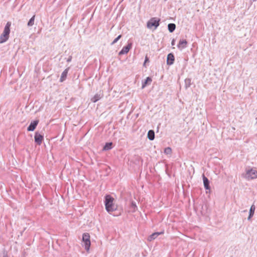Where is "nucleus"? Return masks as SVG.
I'll return each mask as SVG.
<instances>
[{
  "label": "nucleus",
  "instance_id": "nucleus-6",
  "mask_svg": "<svg viewBox=\"0 0 257 257\" xmlns=\"http://www.w3.org/2000/svg\"><path fill=\"white\" fill-rule=\"evenodd\" d=\"M35 141L39 145L42 144L43 140V137L38 133H36L35 135Z\"/></svg>",
  "mask_w": 257,
  "mask_h": 257
},
{
  "label": "nucleus",
  "instance_id": "nucleus-25",
  "mask_svg": "<svg viewBox=\"0 0 257 257\" xmlns=\"http://www.w3.org/2000/svg\"><path fill=\"white\" fill-rule=\"evenodd\" d=\"M174 40H173V41L172 42V44L173 45H174Z\"/></svg>",
  "mask_w": 257,
  "mask_h": 257
},
{
  "label": "nucleus",
  "instance_id": "nucleus-22",
  "mask_svg": "<svg viewBox=\"0 0 257 257\" xmlns=\"http://www.w3.org/2000/svg\"><path fill=\"white\" fill-rule=\"evenodd\" d=\"M121 37V35H119L117 38H116L112 42L111 45L114 44Z\"/></svg>",
  "mask_w": 257,
  "mask_h": 257
},
{
  "label": "nucleus",
  "instance_id": "nucleus-11",
  "mask_svg": "<svg viewBox=\"0 0 257 257\" xmlns=\"http://www.w3.org/2000/svg\"><path fill=\"white\" fill-rule=\"evenodd\" d=\"M187 44V42L185 40H181L179 42L178 47L181 49H183L186 47Z\"/></svg>",
  "mask_w": 257,
  "mask_h": 257
},
{
  "label": "nucleus",
  "instance_id": "nucleus-26",
  "mask_svg": "<svg viewBox=\"0 0 257 257\" xmlns=\"http://www.w3.org/2000/svg\"><path fill=\"white\" fill-rule=\"evenodd\" d=\"M4 257H7V256H4Z\"/></svg>",
  "mask_w": 257,
  "mask_h": 257
},
{
  "label": "nucleus",
  "instance_id": "nucleus-12",
  "mask_svg": "<svg viewBox=\"0 0 257 257\" xmlns=\"http://www.w3.org/2000/svg\"><path fill=\"white\" fill-rule=\"evenodd\" d=\"M69 68H66L62 73L60 81L63 82L67 77Z\"/></svg>",
  "mask_w": 257,
  "mask_h": 257
},
{
  "label": "nucleus",
  "instance_id": "nucleus-20",
  "mask_svg": "<svg viewBox=\"0 0 257 257\" xmlns=\"http://www.w3.org/2000/svg\"><path fill=\"white\" fill-rule=\"evenodd\" d=\"M112 143H107L105 144L104 147H103V150H108L111 148Z\"/></svg>",
  "mask_w": 257,
  "mask_h": 257
},
{
  "label": "nucleus",
  "instance_id": "nucleus-18",
  "mask_svg": "<svg viewBox=\"0 0 257 257\" xmlns=\"http://www.w3.org/2000/svg\"><path fill=\"white\" fill-rule=\"evenodd\" d=\"M168 27L169 31L170 32H173L176 28V25L174 24H169Z\"/></svg>",
  "mask_w": 257,
  "mask_h": 257
},
{
  "label": "nucleus",
  "instance_id": "nucleus-1",
  "mask_svg": "<svg viewBox=\"0 0 257 257\" xmlns=\"http://www.w3.org/2000/svg\"><path fill=\"white\" fill-rule=\"evenodd\" d=\"M105 206L107 211L112 212L116 209L113 203L114 199L110 195H106L105 198Z\"/></svg>",
  "mask_w": 257,
  "mask_h": 257
},
{
  "label": "nucleus",
  "instance_id": "nucleus-17",
  "mask_svg": "<svg viewBox=\"0 0 257 257\" xmlns=\"http://www.w3.org/2000/svg\"><path fill=\"white\" fill-rule=\"evenodd\" d=\"M255 210V206L254 205H251L250 210H249V215L248 217V219H249L253 215Z\"/></svg>",
  "mask_w": 257,
  "mask_h": 257
},
{
  "label": "nucleus",
  "instance_id": "nucleus-10",
  "mask_svg": "<svg viewBox=\"0 0 257 257\" xmlns=\"http://www.w3.org/2000/svg\"><path fill=\"white\" fill-rule=\"evenodd\" d=\"M131 47V44H128L126 46L124 47L122 50L119 52V55H122L127 53Z\"/></svg>",
  "mask_w": 257,
  "mask_h": 257
},
{
  "label": "nucleus",
  "instance_id": "nucleus-21",
  "mask_svg": "<svg viewBox=\"0 0 257 257\" xmlns=\"http://www.w3.org/2000/svg\"><path fill=\"white\" fill-rule=\"evenodd\" d=\"M164 153L166 154H171L172 153V149L170 147L166 148L164 150Z\"/></svg>",
  "mask_w": 257,
  "mask_h": 257
},
{
  "label": "nucleus",
  "instance_id": "nucleus-16",
  "mask_svg": "<svg viewBox=\"0 0 257 257\" xmlns=\"http://www.w3.org/2000/svg\"><path fill=\"white\" fill-rule=\"evenodd\" d=\"M101 98V96L100 94H95L92 98L91 101L93 102H96L98 100H99Z\"/></svg>",
  "mask_w": 257,
  "mask_h": 257
},
{
  "label": "nucleus",
  "instance_id": "nucleus-13",
  "mask_svg": "<svg viewBox=\"0 0 257 257\" xmlns=\"http://www.w3.org/2000/svg\"><path fill=\"white\" fill-rule=\"evenodd\" d=\"M203 180L204 187L206 189H209V183L208 179L204 176L203 175Z\"/></svg>",
  "mask_w": 257,
  "mask_h": 257
},
{
  "label": "nucleus",
  "instance_id": "nucleus-3",
  "mask_svg": "<svg viewBox=\"0 0 257 257\" xmlns=\"http://www.w3.org/2000/svg\"><path fill=\"white\" fill-rule=\"evenodd\" d=\"M90 235L88 233H84L82 236V241L84 243V247L87 252L89 250L91 242Z\"/></svg>",
  "mask_w": 257,
  "mask_h": 257
},
{
  "label": "nucleus",
  "instance_id": "nucleus-24",
  "mask_svg": "<svg viewBox=\"0 0 257 257\" xmlns=\"http://www.w3.org/2000/svg\"><path fill=\"white\" fill-rule=\"evenodd\" d=\"M71 60V57H70L68 60H67V61L68 62H70V61Z\"/></svg>",
  "mask_w": 257,
  "mask_h": 257
},
{
  "label": "nucleus",
  "instance_id": "nucleus-19",
  "mask_svg": "<svg viewBox=\"0 0 257 257\" xmlns=\"http://www.w3.org/2000/svg\"><path fill=\"white\" fill-rule=\"evenodd\" d=\"M35 16L34 15L28 23V26L31 27L34 25Z\"/></svg>",
  "mask_w": 257,
  "mask_h": 257
},
{
  "label": "nucleus",
  "instance_id": "nucleus-15",
  "mask_svg": "<svg viewBox=\"0 0 257 257\" xmlns=\"http://www.w3.org/2000/svg\"><path fill=\"white\" fill-rule=\"evenodd\" d=\"M148 138L150 140H153L155 138V133L153 130H150L148 133Z\"/></svg>",
  "mask_w": 257,
  "mask_h": 257
},
{
  "label": "nucleus",
  "instance_id": "nucleus-8",
  "mask_svg": "<svg viewBox=\"0 0 257 257\" xmlns=\"http://www.w3.org/2000/svg\"><path fill=\"white\" fill-rule=\"evenodd\" d=\"M164 231L160 232H155L150 235L148 237V240L151 241L155 239L158 235L164 234Z\"/></svg>",
  "mask_w": 257,
  "mask_h": 257
},
{
  "label": "nucleus",
  "instance_id": "nucleus-5",
  "mask_svg": "<svg viewBox=\"0 0 257 257\" xmlns=\"http://www.w3.org/2000/svg\"><path fill=\"white\" fill-rule=\"evenodd\" d=\"M159 20L156 19V18H152L148 23L147 27L149 29H152L154 27V29L157 28L159 25Z\"/></svg>",
  "mask_w": 257,
  "mask_h": 257
},
{
  "label": "nucleus",
  "instance_id": "nucleus-14",
  "mask_svg": "<svg viewBox=\"0 0 257 257\" xmlns=\"http://www.w3.org/2000/svg\"><path fill=\"white\" fill-rule=\"evenodd\" d=\"M152 81V79L151 77H148L145 80V82L143 83L142 85V88H144L148 84H151Z\"/></svg>",
  "mask_w": 257,
  "mask_h": 257
},
{
  "label": "nucleus",
  "instance_id": "nucleus-23",
  "mask_svg": "<svg viewBox=\"0 0 257 257\" xmlns=\"http://www.w3.org/2000/svg\"><path fill=\"white\" fill-rule=\"evenodd\" d=\"M149 61V58L147 56H146V57H145V62H144V66H146V63L148 62Z\"/></svg>",
  "mask_w": 257,
  "mask_h": 257
},
{
  "label": "nucleus",
  "instance_id": "nucleus-4",
  "mask_svg": "<svg viewBox=\"0 0 257 257\" xmlns=\"http://www.w3.org/2000/svg\"><path fill=\"white\" fill-rule=\"evenodd\" d=\"M245 177L247 180L253 179L257 178V171L253 169H251L246 172Z\"/></svg>",
  "mask_w": 257,
  "mask_h": 257
},
{
  "label": "nucleus",
  "instance_id": "nucleus-2",
  "mask_svg": "<svg viewBox=\"0 0 257 257\" xmlns=\"http://www.w3.org/2000/svg\"><path fill=\"white\" fill-rule=\"evenodd\" d=\"M11 26V23L10 22H7L4 31L0 36V43H3L9 39Z\"/></svg>",
  "mask_w": 257,
  "mask_h": 257
},
{
  "label": "nucleus",
  "instance_id": "nucleus-7",
  "mask_svg": "<svg viewBox=\"0 0 257 257\" xmlns=\"http://www.w3.org/2000/svg\"><path fill=\"white\" fill-rule=\"evenodd\" d=\"M39 123V120H35L31 122L30 125L28 126L27 130L28 131H33L36 127L37 124Z\"/></svg>",
  "mask_w": 257,
  "mask_h": 257
},
{
  "label": "nucleus",
  "instance_id": "nucleus-9",
  "mask_svg": "<svg viewBox=\"0 0 257 257\" xmlns=\"http://www.w3.org/2000/svg\"><path fill=\"white\" fill-rule=\"evenodd\" d=\"M174 61V56L173 54L170 53L167 56V63L168 65H172Z\"/></svg>",
  "mask_w": 257,
  "mask_h": 257
}]
</instances>
